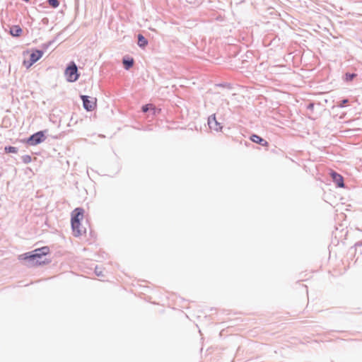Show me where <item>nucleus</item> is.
<instances>
[{"mask_svg": "<svg viewBox=\"0 0 362 362\" xmlns=\"http://www.w3.org/2000/svg\"><path fill=\"white\" fill-rule=\"evenodd\" d=\"M10 33L13 36L18 37L22 33V29L18 25H14L11 28Z\"/></svg>", "mask_w": 362, "mask_h": 362, "instance_id": "9d476101", "label": "nucleus"}, {"mask_svg": "<svg viewBox=\"0 0 362 362\" xmlns=\"http://www.w3.org/2000/svg\"><path fill=\"white\" fill-rule=\"evenodd\" d=\"M49 252L48 247L37 248L32 252H26L18 256L20 260H29L32 266H37L45 263L44 256Z\"/></svg>", "mask_w": 362, "mask_h": 362, "instance_id": "f03ea898", "label": "nucleus"}, {"mask_svg": "<svg viewBox=\"0 0 362 362\" xmlns=\"http://www.w3.org/2000/svg\"><path fill=\"white\" fill-rule=\"evenodd\" d=\"M45 140V135L42 132H38L33 134L28 139L31 145H37Z\"/></svg>", "mask_w": 362, "mask_h": 362, "instance_id": "423d86ee", "label": "nucleus"}, {"mask_svg": "<svg viewBox=\"0 0 362 362\" xmlns=\"http://www.w3.org/2000/svg\"><path fill=\"white\" fill-rule=\"evenodd\" d=\"M250 139L252 141L259 144L263 146H268V145H269V144L267 141H265L264 139H263L262 138H261L260 136H259L258 135H256V134H252L250 136Z\"/></svg>", "mask_w": 362, "mask_h": 362, "instance_id": "1a4fd4ad", "label": "nucleus"}, {"mask_svg": "<svg viewBox=\"0 0 362 362\" xmlns=\"http://www.w3.org/2000/svg\"><path fill=\"white\" fill-rule=\"evenodd\" d=\"M65 76L66 79L70 82H74L78 79V69L74 62H71V64L66 69Z\"/></svg>", "mask_w": 362, "mask_h": 362, "instance_id": "20e7f679", "label": "nucleus"}, {"mask_svg": "<svg viewBox=\"0 0 362 362\" xmlns=\"http://www.w3.org/2000/svg\"><path fill=\"white\" fill-rule=\"evenodd\" d=\"M43 55V52L40 50H34L30 55V60H24L23 64L26 68H30L34 63L39 60Z\"/></svg>", "mask_w": 362, "mask_h": 362, "instance_id": "39448f33", "label": "nucleus"}, {"mask_svg": "<svg viewBox=\"0 0 362 362\" xmlns=\"http://www.w3.org/2000/svg\"><path fill=\"white\" fill-rule=\"evenodd\" d=\"M22 160H23V163H29L31 162L32 158L29 155H25V156H22Z\"/></svg>", "mask_w": 362, "mask_h": 362, "instance_id": "dca6fc26", "label": "nucleus"}, {"mask_svg": "<svg viewBox=\"0 0 362 362\" xmlns=\"http://www.w3.org/2000/svg\"><path fill=\"white\" fill-rule=\"evenodd\" d=\"M142 110L144 112H146L148 110H152L153 112V114H156V112H160V110H157L153 104H147L143 106Z\"/></svg>", "mask_w": 362, "mask_h": 362, "instance_id": "f8f14e48", "label": "nucleus"}, {"mask_svg": "<svg viewBox=\"0 0 362 362\" xmlns=\"http://www.w3.org/2000/svg\"><path fill=\"white\" fill-rule=\"evenodd\" d=\"M218 87L224 88H231L229 84H225V85H218Z\"/></svg>", "mask_w": 362, "mask_h": 362, "instance_id": "a211bd4d", "label": "nucleus"}, {"mask_svg": "<svg viewBox=\"0 0 362 362\" xmlns=\"http://www.w3.org/2000/svg\"><path fill=\"white\" fill-rule=\"evenodd\" d=\"M84 209L82 208H76L71 214V223L73 235L75 237H79L85 234L86 230L81 225V221L84 218Z\"/></svg>", "mask_w": 362, "mask_h": 362, "instance_id": "f257e3e1", "label": "nucleus"}, {"mask_svg": "<svg viewBox=\"0 0 362 362\" xmlns=\"http://www.w3.org/2000/svg\"><path fill=\"white\" fill-rule=\"evenodd\" d=\"M356 76V74H345V80L346 81H351L355 76Z\"/></svg>", "mask_w": 362, "mask_h": 362, "instance_id": "f3484780", "label": "nucleus"}, {"mask_svg": "<svg viewBox=\"0 0 362 362\" xmlns=\"http://www.w3.org/2000/svg\"><path fill=\"white\" fill-rule=\"evenodd\" d=\"M208 124L211 129L214 131L221 130L222 126L219 122H217L216 116L211 115L209 117Z\"/></svg>", "mask_w": 362, "mask_h": 362, "instance_id": "0eeeda50", "label": "nucleus"}, {"mask_svg": "<svg viewBox=\"0 0 362 362\" xmlns=\"http://www.w3.org/2000/svg\"><path fill=\"white\" fill-rule=\"evenodd\" d=\"M148 44L147 40L141 34L138 35V45L141 47H145Z\"/></svg>", "mask_w": 362, "mask_h": 362, "instance_id": "9b49d317", "label": "nucleus"}, {"mask_svg": "<svg viewBox=\"0 0 362 362\" xmlns=\"http://www.w3.org/2000/svg\"><path fill=\"white\" fill-rule=\"evenodd\" d=\"M123 64H124V68L126 69H129V68H131L133 66V64H134V59H124L123 60Z\"/></svg>", "mask_w": 362, "mask_h": 362, "instance_id": "ddd939ff", "label": "nucleus"}, {"mask_svg": "<svg viewBox=\"0 0 362 362\" xmlns=\"http://www.w3.org/2000/svg\"><path fill=\"white\" fill-rule=\"evenodd\" d=\"M48 3L52 8H57L59 5L58 0H48Z\"/></svg>", "mask_w": 362, "mask_h": 362, "instance_id": "2eb2a0df", "label": "nucleus"}, {"mask_svg": "<svg viewBox=\"0 0 362 362\" xmlns=\"http://www.w3.org/2000/svg\"><path fill=\"white\" fill-rule=\"evenodd\" d=\"M4 150L6 153H17V148L14 146H6L5 147Z\"/></svg>", "mask_w": 362, "mask_h": 362, "instance_id": "4468645a", "label": "nucleus"}, {"mask_svg": "<svg viewBox=\"0 0 362 362\" xmlns=\"http://www.w3.org/2000/svg\"><path fill=\"white\" fill-rule=\"evenodd\" d=\"M330 175H331L333 181L337 185L338 187H344V179H343V177L341 175H339L337 173L332 170L330 172Z\"/></svg>", "mask_w": 362, "mask_h": 362, "instance_id": "6e6552de", "label": "nucleus"}, {"mask_svg": "<svg viewBox=\"0 0 362 362\" xmlns=\"http://www.w3.org/2000/svg\"><path fill=\"white\" fill-rule=\"evenodd\" d=\"M83 107L87 111H93L97 107V98L93 95H81Z\"/></svg>", "mask_w": 362, "mask_h": 362, "instance_id": "7ed1b4c3", "label": "nucleus"}]
</instances>
